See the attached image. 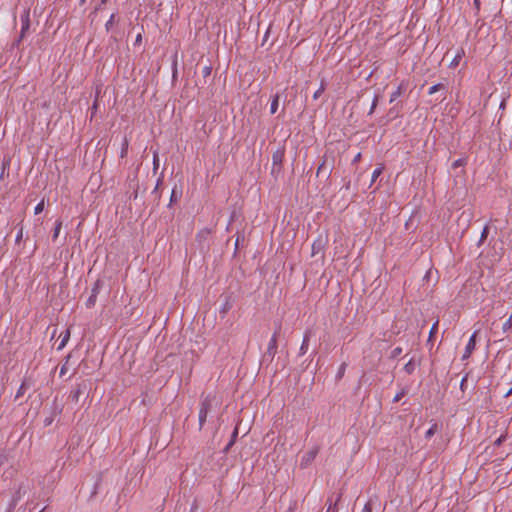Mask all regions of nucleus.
<instances>
[{"label":"nucleus","instance_id":"f257e3e1","mask_svg":"<svg viewBox=\"0 0 512 512\" xmlns=\"http://www.w3.org/2000/svg\"><path fill=\"white\" fill-rule=\"evenodd\" d=\"M213 402H214V398L211 397L210 395H207L202 399V401L200 403L199 415H198L200 430L202 429V427L204 426V424L207 420V416L213 407Z\"/></svg>","mask_w":512,"mask_h":512},{"label":"nucleus","instance_id":"f03ea898","mask_svg":"<svg viewBox=\"0 0 512 512\" xmlns=\"http://www.w3.org/2000/svg\"><path fill=\"white\" fill-rule=\"evenodd\" d=\"M277 333H278V331H275L274 334L272 335V337L268 343L267 351L262 356V362L271 363L273 361V359L277 353V348H278Z\"/></svg>","mask_w":512,"mask_h":512},{"label":"nucleus","instance_id":"7ed1b4c3","mask_svg":"<svg viewBox=\"0 0 512 512\" xmlns=\"http://www.w3.org/2000/svg\"><path fill=\"white\" fill-rule=\"evenodd\" d=\"M20 22H21V32L20 36L17 40V43H19L27 34L30 28V9L25 8L21 15H20Z\"/></svg>","mask_w":512,"mask_h":512},{"label":"nucleus","instance_id":"20e7f679","mask_svg":"<svg viewBox=\"0 0 512 512\" xmlns=\"http://www.w3.org/2000/svg\"><path fill=\"white\" fill-rule=\"evenodd\" d=\"M327 245V237L318 235V237L312 243L311 256L315 257L318 254H323L325 246Z\"/></svg>","mask_w":512,"mask_h":512},{"label":"nucleus","instance_id":"39448f33","mask_svg":"<svg viewBox=\"0 0 512 512\" xmlns=\"http://www.w3.org/2000/svg\"><path fill=\"white\" fill-rule=\"evenodd\" d=\"M317 454H318L317 447H314V448L308 450L307 452H305L300 461L301 468H306L307 466H309L312 463V461L316 458Z\"/></svg>","mask_w":512,"mask_h":512},{"label":"nucleus","instance_id":"423d86ee","mask_svg":"<svg viewBox=\"0 0 512 512\" xmlns=\"http://www.w3.org/2000/svg\"><path fill=\"white\" fill-rule=\"evenodd\" d=\"M478 332H479L478 330H475L472 333V335L470 336L468 343L465 347V351L463 353L462 360L468 359L470 357V355L472 354V352L474 351L475 346H476V337H477Z\"/></svg>","mask_w":512,"mask_h":512},{"label":"nucleus","instance_id":"0eeeda50","mask_svg":"<svg viewBox=\"0 0 512 512\" xmlns=\"http://www.w3.org/2000/svg\"><path fill=\"white\" fill-rule=\"evenodd\" d=\"M86 391V384L79 383L73 387L70 391L69 398L72 402L77 403L79 401L80 396Z\"/></svg>","mask_w":512,"mask_h":512},{"label":"nucleus","instance_id":"6e6552de","mask_svg":"<svg viewBox=\"0 0 512 512\" xmlns=\"http://www.w3.org/2000/svg\"><path fill=\"white\" fill-rule=\"evenodd\" d=\"M283 159H284V150L277 149L272 155V163H273L272 172H274L276 170V168L278 171L281 169Z\"/></svg>","mask_w":512,"mask_h":512},{"label":"nucleus","instance_id":"1a4fd4ad","mask_svg":"<svg viewBox=\"0 0 512 512\" xmlns=\"http://www.w3.org/2000/svg\"><path fill=\"white\" fill-rule=\"evenodd\" d=\"M59 413H61V408H60V407H58V405H57L56 401H54V403H53V409H52L51 414H50L49 416H47V417L44 419V421H43L44 426H46V427H47V426H50V425L53 423V421H54L55 417H56Z\"/></svg>","mask_w":512,"mask_h":512},{"label":"nucleus","instance_id":"9d476101","mask_svg":"<svg viewBox=\"0 0 512 512\" xmlns=\"http://www.w3.org/2000/svg\"><path fill=\"white\" fill-rule=\"evenodd\" d=\"M309 334L306 333L303 337V341H302V344H301V347H300V350H299V354L300 355H304L307 350H308V346H309Z\"/></svg>","mask_w":512,"mask_h":512},{"label":"nucleus","instance_id":"9b49d317","mask_svg":"<svg viewBox=\"0 0 512 512\" xmlns=\"http://www.w3.org/2000/svg\"><path fill=\"white\" fill-rule=\"evenodd\" d=\"M128 148H129V140L127 137H124L122 139V143H121V152H120L121 158H124L127 156Z\"/></svg>","mask_w":512,"mask_h":512},{"label":"nucleus","instance_id":"f8f14e48","mask_svg":"<svg viewBox=\"0 0 512 512\" xmlns=\"http://www.w3.org/2000/svg\"><path fill=\"white\" fill-rule=\"evenodd\" d=\"M102 287H103V281L101 279H97L94 282V284L92 285L91 294L98 296Z\"/></svg>","mask_w":512,"mask_h":512},{"label":"nucleus","instance_id":"ddd939ff","mask_svg":"<svg viewBox=\"0 0 512 512\" xmlns=\"http://www.w3.org/2000/svg\"><path fill=\"white\" fill-rule=\"evenodd\" d=\"M28 388L29 384L27 383L26 380H24L16 392L15 399H19L20 397H22Z\"/></svg>","mask_w":512,"mask_h":512},{"label":"nucleus","instance_id":"4468645a","mask_svg":"<svg viewBox=\"0 0 512 512\" xmlns=\"http://www.w3.org/2000/svg\"><path fill=\"white\" fill-rule=\"evenodd\" d=\"M69 338H70V331H69V329H67L64 333L61 334V342L58 346V350H61L65 347Z\"/></svg>","mask_w":512,"mask_h":512},{"label":"nucleus","instance_id":"2eb2a0df","mask_svg":"<svg viewBox=\"0 0 512 512\" xmlns=\"http://www.w3.org/2000/svg\"><path fill=\"white\" fill-rule=\"evenodd\" d=\"M278 106H279V94H275L272 101H271V104H270V113L271 114H275L277 109H278Z\"/></svg>","mask_w":512,"mask_h":512},{"label":"nucleus","instance_id":"dca6fc26","mask_svg":"<svg viewBox=\"0 0 512 512\" xmlns=\"http://www.w3.org/2000/svg\"><path fill=\"white\" fill-rule=\"evenodd\" d=\"M402 92H403V85L400 84L396 90H394L392 93H391V96H390V103H393L398 97H400L402 95Z\"/></svg>","mask_w":512,"mask_h":512},{"label":"nucleus","instance_id":"f3484780","mask_svg":"<svg viewBox=\"0 0 512 512\" xmlns=\"http://www.w3.org/2000/svg\"><path fill=\"white\" fill-rule=\"evenodd\" d=\"M61 227H62V221L61 220H57L56 223H55L53 234H52V240L53 241H55L58 238L60 230H61Z\"/></svg>","mask_w":512,"mask_h":512},{"label":"nucleus","instance_id":"a211bd4d","mask_svg":"<svg viewBox=\"0 0 512 512\" xmlns=\"http://www.w3.org/2000/svg\"><path fill=\"white\" fill-rule=\"evenodd\" d=\"M20 498H21V491H20V489H19V490L16 492V494L13 496L12 502H11V504L9 505V508H8V511H7V512H11V511L15 508V506H16V504H17V502L19 501V499H20Z\"/></svg>","mask_w":512,"mask_h":512},{"label":"nucleus","instance_id":"6ab92c4d","mask_svg":"<svg viewBox=\"0 0 512 512\" xmlns=\"http://www.w3.org/2000/svg\"><path fill=\"white\" fill-rule=\"evenodd\" d=\"M415 368H416V365L415 363L413 362V360H410L409 362H407L405 365H404V371L411 375L414 371H415Z\"/></svg>","mask_w":512,"mask_h":512},{"label":"nucleus","instance_id":"aec40b11","mask_svg":"<svg viewBox=\"0 0 512 512\" xmlns=\"http://www.w3.org/2000/svg\"><path fill=\"white\" fill-rule=\"evenodd\" d=\"M383 172V167L382 166H379L377 168L374 169L373 173H372V177H371V185L376 181V179L382 174Z\"/></svg>","mask_w":512,"mask_h":512},{"label":"nucleus","instance_id":"412c9836","mask_svg":"<svg viewBox=\"0 0 512 512\" xmlns=\"http://www.w3.org/2000/svg\"><path fill=\"white\" fill-rule=\"evenodd\" d=\"M96 301H97V296H96V295H94V294H91V295L88 297V299H87V301H86L85 305H86V307H87V308H89V309H90V308H93V307L95 306V304H96Z\"/></svg>","mask_w":512,"mask_h":512},{"label":"nucleus","instance_id":"4be33fe9","mask_svg":"<svg viewBox=\"0 0 512 512\" xmlns=\"http://www.w3.org/2000/svg\"><path fill=\"white\" fill-rule=\"evenodd\" d=\"M437 431H438V425L435 423L426 431L425 438L426 439L431 438Z\"/></svg>","mask_w":512,"mask_h":512},{"label":"nucleus","instance_id":"5701e85b","mask_svg":"<svg viewBox=\"0 0 512 512\" xmlns=\"http://www.w3.org/2000/svg\"><path fill=\"white\" fill-rule=\"evenodd\" d=\"M466 164H467V159L466 158H459V159L455 160L452 163V168L456 169V168H459V167H463Z\"/></svg>","mask_w":512,"mask_h":512},{"label":"nucleus","instance_id":"b1692460","mask_svg":"<svg viewBox=\"0 0 512 512\" xmlns=\"http://www.w3.org/2000/svg\"><path fill=\"white\" fill-rule=\"evenodd\" d=\"M326 89V84L324 83V81H321V84H320V87L319 89L313 94V99H318L322 93L325 91Z\"/></svg>","mask_w":512,"mask_h":512},{"label":"nucleus","instance_id":"393cba45","mask_svg":"<svg viewBox=\"0 0 512 512\" xmlns=\"http://www.w3.org/2000/svg\"><path fill=\"white\" fill-rule=\"evenodd\" d=\"M444 88H445V86L442 83L435 84L429 88L428 94L432 95V94L436 93L437 91L444 89Z\"/></svg>","mask_w":512,"mask_h":512},{"label":"nucleus","instance_id":"a878e982","mask_svg":"<svg viewBox=\"0 0 512 512\" xmlns=\"http://www.w3.org/2000/svg\"><path fill=\"white\" fill-rule=\"evenodd\" d=\"M512 328V314L510 317L503 323L502 330L503 332H508Z\"/></svg>","mask_w":512,"mask_h":512},{"label":"nucleus","instance_id":"bb28decb","mask_svg":"<svg viewBox=\"0 0 512 512\" xmlns=\"http://www.w3.org/2000/svg\"><path fill=\"white\" fill-rule=\"evenodd\" d=\"M115 17H116L115 13L111 14L110 18L106 22L105 29L107 32L110 31V29L112 28L114 21H115Z\"/></svg>","mask_w":512,"mask_h":512},{"label":"nucleus","instance_id":"cd10ccee","mask_svg":"<svg viewBox=\"0 0 512 512\" xmlns=\"http://www.w3.org/2000/svg\"><path fill=\"white\" fill-rule=\"evenodd\" d=\"M407 393V390L405 388H402L393 398V402L396 403L401 400L402 397H404Z\"/></svg>","mask_w":512,"mask_h":512},{"label":"nucleus","instance_id":"c85d7f7f","mask_svg":"<svg viewBox=\"0 0 512 512\" xmlns=\"http://www.w3.org/2000/svg\"><path fill=\"white\" fill-rule=\"evenodd\" d=\"M45 202L44 199H42L34 208V213L40 214L44 210Z\"/></svg>","mask_w":512,"mask_h":512},{"label":"nucleus","instance_id":"c756f323","mask_svg":"<svg viewBox=\"0 0 512 512\" xmlns=\"http://www.w3.org/2000/svg\"><path fill=\"white\" fill-rule=\"evenodd\" d=\"M378 101H379V96L378 95H375L374 98H373V101L371 103V107H370V110H369V115H371L374 110L376 109L377 105H378Z\"/></svg>","mask_w":512,"mask_h":512},{"label":"nucleus","instance_id":"7c9ffc66","mask_svg":"<svg viewBox=\"0 0 512 512\" xmlns=\"http://www.w3.org/2000/svg\"><path fill=\"white\" fill-rule=\"evenodd\" d=\"M158 168H159L158 153L154 152V154H153V171L156 172Z\"/></svg>","mask_w":512,"mask_h":512},{"label":"nucleus","instance_id":"2f4dec72","mask_svg":"<svg viewBox=\"0 0 512 512\" xmlns=\"http://www.w3.org/2000/svg\"><path fill=\"white\" fill-rule=\"evenodd\" d=\"M402 353L401 347H396L391 351L390 358L395 359Z\"/></svg>","mask_w":512,"mask_h":512},{"label":"nucleus","instance_id":"473e14b6","mask_svg":"<svg viewBox=\"0 0 512 512\" xmlns=\"http://www.w3.org/2000/svg\"><path fill=\"white\" fill-rule=\"evenodd\" d=\"M238 435V430L237 428L234 429L233 433H232V438L230 440V442L228 443L227 447H226V450H228L234 443L235 441V438L237 437Z\"/></svg>","mask_w":512,"mask_h":512},{"label":"nucleus","instance_id":"72a5a7b5","mask_svg":"<svg viewBox=\"0 0 512 512\" xmlns=\"http://www.w3.org/2000/svg\"><path fill=\"white\" fill-rule=\"evenodd\" d=\"M461 57H462V56H461V54H460V53H458V54L454 57V59L452 60V62H451V64H450V66H451V67H456V66L459 64V61L461 60Z\"/></svg>","mask_w":512,"mask_h":512},{"label":"nucleus","instance_id":"f704fd0d","mask_svg":"<svg viewBox=\"0 0 512 512\" xmlns=\"http://www.w3.org/2000/svg\"><path fill=\"white\" fill-rule=\"evenodd\" d=\"M212 68L211 66H205L202 69V74L204 77H208L211 74Z\"/></svg>","mask_w":512,"mask_h":512},{"label":"nucleus","instance_id":"c9c22d12","mask_svg":"<svg viewBox=\"0 0 512 512\" xmlns=\"http://www.w3.org/2000/svg\"><path fill=\"white\" fill-rule=\"evenodd\" d=\"M178 200V196L176 194V190L175 188L172 190V193H171V196H170V203L169 205H171L172 203L176 202Z\"/></svg>","mask_w":512,"mask_h":512},{"label":"nucleus","instance_id":"e433bc0d","mask_svg":"<svg viewBox=\"0 0 512 512\" xmlns=\"http://www.w3.org/2000/svg\"><path fill=\"white\" fill-rule=\"evenodd\" d=\"M162 181H163L162 177L158 178L156 186H155L154 190L152 191V194L158 195V189H159V186L161 185Z\"/></svg>","mask_w":512,"mask_h":512},{"label":"nucleus","instance_id":"4c0bfd02","mask_svg":"<svg viewBox=\"0 0 512 512\" xmlns=\"http://www.w3.org/2000/svg\"><path fill=\"white\" fill-rule=\"evenodd\" d=\"M345 369H346V365H345V363H343L338 370V373H337L338 378H341L344 375Z\"/></svg>","mask_w":512,"mask_h":512},{"label":"nucleus","instance_id":"58836bf2","mask_svg":"<svg viewBox=\"0 0 512 512\" xmlns=\"http://www.w3.org/2000/svg\"><path fill=\"white\" fill-rule=\"evenodd\" d=\"M23 237V227H20L18 232H17V235H16V238H15V241L18 243L20 242V240L22 239Z\"/></svg>","mask_w":512,"mask_h":512},{"label":"nucleus","instance_id":"ea45409f","mask_svg":"<svg viewBox=\"0 0 512 512\" xmlns=\"http://www.w3.org/2000/svg\"><path fill=\"white\" fill-rule=\"evenodd\" d=\"M98 109V102L97 99H95L92 107H91V116H94Z\"/></svg>","mask_w":512,"mask_h":512},{"label":"nucleus","instance_id":"a19ab883","mask_svg":"<svg viewBox=\"0 0 512 512\" xmlns=\"http://www.w3.org/2000/svg\"><path fill=\"white\" fill-rule=\"evenodd\" d=\"M505 440V435H501L500 437H498L495 441H494V445L495 446H500L503 441Z\"/></svg>","mask_w":512,"mask_h":512},{"label":"nucleus","instance_id":"79ce46f5","mask_svg":"<svg viewBox=\"0 0 512 512\" xmlns=\"http://www.w3.org/2000/svg\"><path fill=\"white\" fill-rule=\"evenodd\" d=\"M70 356L67 357V359H69ZM67 361L66 360V363L62 365L61 369H60V376H63L66 372H67Z\"/></svg>","mask_w":512,"mask_h":512},{"label":"nucleus","instance_id":"37998d69","mask_svg":"<svg viewBox=\"0 0 512 512\" xmlns=\"http://www.w3.org/2000/svg\"><path fill=\"white\" fill-rule=\"evenodd\" d=\"M473 5L476 9V13H478L480 11V7H481V2L480 0H473Z\"/></svg>","mask_w":512,"mask_h":512},{"label":"nucleus","instance_id":"c03bdc74","mask_svg":"<svg viewBox=\"0 0 512 512\" xmlns=\"http://www.w3.org/2000/svg\"><path fill=\"white\" fill-rule=\"evenodd\" d=\"M488 235V227H484L482 233H481V237H480V241H483Z\"/></svg>","mask_w":512,"mask_h":512},{"label":"nucleus","instance_id":"a18cd8bd","mask_svg":"<svg viewBox=\"0 0 512 512\" xmlns=\"http://www.w3.org/2000/svg\"><path fill=\"white\" fill-rule=\"evenodd\" d=\"M437 326H438V321H436V322L433 324V326H432V328H431V330H430V333H429V337H432V335L437 331Z\"/></svg>","mask_w":512,"mask_h":512},{"label":"nucleus","instance_id":"49530a36","mask_svg":"<svg viewBox=\"0 0 512 512\" xmlns=\"http://www.w3.org/2000/svg\"><path fill=\"white\" fill-rule=\"evenodd\" d=\"M198 511V505L196 502H194L192 505H191V508H190V511L189 512H197Z\"/></svg>","mask_w":512,"mask_h":512},{"label":"nucleus","instance_id":"de8ad7c7","mask_svg":"<svg viewBox=\"0 0 512 512\" xmlns=\"http://www.w3.org/2000/svg\"><path fill=\"white\" fill-rule=\"evenodd\" d=\"M231 308V305L229 304V302L227 301L224 305H223V312H227L229 309Z\"/></svg>","mask_w":512,"mask_h":512},{"label":"nucleus","instance_id":"09e8293b","mask_svg":"<svg viewBox=\"0 0 512 512\" xmlns=\"http://www.w3.org/2000/svg\"><path fill=\"white\" fill-rule=\"evenodd\" d=\"M142 41V35L141 33H139L137 36H136V39H135V45L137 44H140Z\"/></svg>","mask_w":512,"mask_h":512},{"label":"nucleus","instance_id":"8fccbe9b","mask_svg":"<svg viewBox=\"0 0 512 512\" xmlns=\"http://www.w3.org/2000/svg\"><path fill=\"white\" fill-rule=\"evenodd\" d=\"M361 159V153H357L352 160V163H357Z\"/></svg>","mask_w":512,"mask_h":512},{"label":"nucleus","instance_id":"3c124183","mask_svg":"<svg viewBox=\"0 0 512 512\" xmlns=\"http://www.w3.org/2000/svg\"><path fill=\"white\" fill-rule=\"evenodd\" d=\"M6 461V456L3 454H0V467L4 464Z\"/></svg>","mask_w":512,"mask_h":512},{"label":"nucleus","instance_id":"603ef678","mask_svg":"<svg viewBox=\"0 0 512 512\" xmlns=\"http://www.w3.org/2000/svg\"><path fill=\"white\" fill-rule=\"evenodd\" d=\"M325 163L323 162L319 167H318V170H317V175H319V173L321 171H323V167H324Z\"/></svg>","mask_w":512,"mask_h":512},{"label":"nucleus","instance_id":"864d4df0","mask_svg":"<svg viewBox=\"0 0 512 512\" xmlns=\"http://www.w3.org/2000/svg\"><path fill=\"white\" fill-rule=\"evenodd\" d=\"M467 380V377H464L462 380H461V384H460V387L461 389H463V387L465 386V382Z\"/></svg>","mask_w":512,"mask_h":512},{"label":"nucleus","instance_id":"5fc2aeb1","mask_svg":"<svg viewBox=\"0 0 512 512\" xmlns=\"http://www.w3.org/2000/svg\"><path fill=\"white\" fill-rule=\"evenodd\" d=\"M512 394V387L505 393L504 397H509Z\"/></svg>","mask_w":512,"mask_h":512},{"label":"nucleus","instance_id":"6e6d98bb","mask_svg":"<svg viewBox=\"0 0 512 512\" xmlns=\"http://www.w3.org/2000/svg\"><path fill=\"white\" fill-rule=\"evenodd\" d=\"M349 187H350V182H348V183L346 184L345 188H346V189H349Z\"/></svg>","mask_w":512,"mask_h":512},{"label":"nucleus","instance_id":"4d7b16f0","mask_svg":"<svg viewBox=\"0 0 512 512\" xmlns=\"http://www.w3.org/2000/svg\"><path fill=\"white\" fill-rule=\"evenodd\" d=\"M395 108L390 109V113H394Z\"/></svg>","mask_w":512,"mask_h":512},{"label":"nucleus","instance_id":"13d9d810","mask_svg":"<svg viewBox=\"0 0 512 512\" xmlns=\"http://www.w3.org/2000/svg\"><path fill=\"white\" fill-rule=\"evenodd\" d=\"M44 510H45V507L42 510H40L39 512H43Z\"/></svg>","mask_w":512,"mask_h":512},{"label":"nucleus","instance_id":"bf43d9fd","mask_svg":"<svg viewBox=\"0 0 512 512\" xmlns=\"http://www.w3.org/2000/svg\"><path fill=\"white\" fill-rule=\"evenodd\" d=\"M107 0H102V3H105Z\"/></svg>","mask_w":512,"mask_h":512}]
</instances>
